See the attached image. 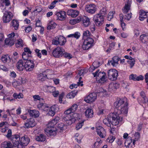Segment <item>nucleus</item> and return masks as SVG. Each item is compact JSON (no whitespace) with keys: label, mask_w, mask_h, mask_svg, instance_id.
Instances as JSON below:
<instances>
[{"label":"nucleus","mask_w":148,"mask_h":148,"mask_svg":"<svg viewBox=\"0 0 148 148\" xmlns=\"http://www.w3.org/2000/svg\"><path fill=\"white\" fill-rule=\"evenodd\" d=\"M127 62L130 65V67L131 68H132L135 64V60L134 59L132 61L127 60Z\"/></svg>","instance_id":"49"},{"label":"nucleus","mask_w":148,"mask_h":148,"mask_svg":"<svg viewBox=\"0 0 148 148\" xmlns=\"http://www.w3.org/2000/svg\"><path fill=\"white\" fill-rule=\"evenodd\" d=\"M16 66L19 71H22L25 68V64H23V60H21L17 62Z\"/></svg>","instance_id":"19"},{"label":"nucleus","mask_w":148,"mask_h":148,"mask_svg":"<svg viewBox=\"0 0 148 148\" xmlns=\"http://www.w3.org/2000/svg\"><path fill=\"white\" fill-rule=\"evenodd\" d=\"M28 112L30 116H34V110H29L28 111Z\"/></svg>","instance_id":"64"},{"label":"nucleus","mask_w":148,"mask_h":148,"mask_svg":"<svg viewBox=\"0 0 148 148\" xmlns=\"http://www.w3.org/2000/svg\"><path fill=\"white\" fill-rule=\"evenodd\" d=\"M50 109L51 110L55 113L56 110L58 109L57 106L54 105L51 107H50Z\"/></svg>","instance_id":"53"},{"label":"nucleus","mask_w":148,"mask_h":148,"mask_svg":"<svg viewBox=\"0 0 148 148\" xmlns=\"http://www.w3.org/2000/svg\"><path fill=\"white\" fill-rule=\"evenodd\" d=\"M70 119L66 121V123L68 124V125H71L72 123H75L76 121L75 118L72 117L70 118Z\"/></svg>","instance_id":"41"},{"label":"nucleus","mask_w":148,"mask_h":148,"mask_svg":"<svg viewBox=\"0 0 148 148\" xmlns=\"http://www.w3.org/2000/svg\"><path fill=\"white\" fill-rule=\"evenodd\" d=\"M1 60L3 62L5 63L8 62H10V58L8 55H3L1 57Z\"/></svg>","instance_id":"30"},{"label":"nucleus","mask_w":148,"mask_h":148,"mask_svg":"<svg viewBox=\"0 0 148 148\" xmlns=\"http://www.w3.org/2000/svg\"><path fill=\"white\" fill-rule=\"evenodd\" d=\"M71 113H73L71 110L69 108L66 110L64 112V114L66 115H70Z\"/></svg>","instance_id":"63"},{"label":"nucleus","mask_w":148,"mask_h":148,"mask_svg":"<svg viewBox=\"0 0 148 148\" xmlns=\"http://www.w3.org/2000/svg\"><path fill=\"white\" fill-rule=\"evenodd\" d=\"M114 106L117 110L116 112L110 113L107 119H103V123L110 127V132L113 134L114 131L113 126H116L122 122L123 118L119 116L121 114H127L128 112V102L127 98L124 97L115 102Z\"/></svg>","instance_id":"2"},{"label":"nucleus","mask_w":148,"mask_h":148,"mask_svg":"<svg viewBox=\"0 0 148 148\" xmlns=\"http://www.w3.org/2000/svg\"><path fill=\"white\" fill-rule=\"evenodd\" d=\"M94 40L91 38H87L85 40L82 45V47L84 50H88L93 45Z\"/></svg>","instance_id":"4"},{"label":"nucleus","mask_w":148,"mask_h":148,"mask_svg":"<svg viewBox=\"0 0 148 148\" xmlns=\"http://www.w3.org/2000/svg\"><path fill=\"white\" fill-rule=\"evenodd\" d=\"M140 40L141 42L144 43H147L148 42V35L143 34L140 36Z\"/></svg>","instance_id":"26"},{"label":"nucleus","mask_w":148,"mask_h":148,"mask_svg":"<svg viewBox=\"0 0 148 148\" xmlns=\"http://www.w3.org/2000/svg\"><path fill=\"white\" fill-rule=\"evenodd\" d=\"M72 117L70 115H66L65 114H63L62 116L63 120L65 121L70 119Z\"/></svg>","instance_id":"43"},{"label":"nucleus","mask_w":148,"mask_h":148,"mask_svg":"<svg viewBox=\"0 0 148 148\" xmlns=\"http://www.w3.org/2000/svg\"><path fill=\"white\" fill-rule=\"evenodd\" d=\"M38 79L40 80H41L42 81L44 80L45 79L47 78V75L44 73H40L38 75Z\"/></svg>","instance_id":"37"},{"label":"nucleus","mask_w":148,"mask_h":148,"mask_svg":"<svg viewBox=\"0 0 148 148\" xmlns=\"http://www.w3.org/2000/svg\"><path fill=\"white\" fill-rule=\"evenodd\" d=\"M83 19L82 16L78 17L76 19H74L73 20H71L70 21V23H73V24H75L77 23H78L81 21H82Z\"/></svg>","instance_id":"35"},{"label":"nucleus","mask_w":148,"mask_h":148,"mask_svg":"<svg viewBox=\"0 0 148 148\" xmlns=\"http://www.w3.org/2000/svg\"><path fill=\"white\" fill-rule=\"evenodd\" d=\"M85 10L88 12L93 14L96 11V6L94 4L87 5L85 6Z\"/></svg>","instance_id":"11"},{"label":"nucleus","mask_w":148,"mask_h":148,"mask_svg":"<svg viewBox=\"0 0 148 148\" xmlns=\"http://www.w3.org/2000/svg\"><path fill=\"white\" fill-rule=\"evenodd\" d=\"M55 15L57 16V19L60 21H64L66 18V12L64 11L56 12Z\"/></svg>","instance_id":"16"},{"label":"nucleus","mask_w":148,"mask_h":148,"mask_svg":"<svg viewBox=\"0 0 148 148\" xmlns=\"http://www.w3.org/2000/svg\"><path fill=\"white\" fill-rule=\"evenodd\" d=\"M82 24L85 27H87L90 24L89 18L85 16H83Z\"/></svg>","instance_id":"21"},{"label":"nucleus","mask_w":148,"mask_h":148,"mask_svg":"<svg viewBox=\"0 0 148 148\" xmlns=\"http://www.w3.org/2000/svg\"><path fill=\"white\" fill-rule=\"evenodd\" d=\"M32 27L31 26H29L26 27L25 28V31L27 33H28L32 30Z\"/></svg>","instance_id":"62"},{"label":"nucleus","mask_w":148,"mask_h":148,"mask_svg":"<svg viewBox=\"0 0 148 148\" xmlns=\"http://www.w3.org/2000/svg\"><path fill=\"white\" fill-rule=\"evenodd\" d=\"M13 96L16 99L22 98L23 97V94L21 93H19L18 94L14 93L13 95Z\"/></svg>","instance_id":"45"},{"label":"nucleus","mask_w":148,"mask_h":148,"mask_svg":"<svg viewBox=\"0 0 148 148\" xmlns=\"http://www.w3.org/2000/svg\"><path fill=\"white\" fill-rule=\"evenodd\" d=\"M77 94V91L74 90V91H72L68 93L66 95V97L69 99L73 98Z\"/></svg>","instance_id":"31"},{"label":"nucleus","mask_w":148,"mask_h":148,"mask_svg":"<svg viewBox=\"0 0 148 148\" xmlns=\"http://www.w3.org/2000/svg\"><path fill=\"white\" fill-rule=\"evenodd\" d=\"M13 14L10 12L5 11L4 13L3 19L4 23L9 22L12 18Z\"/></svg>","instance_id":"12"},{"label":"nucleus","mask_w":148,"mask_h":148,"mask_svg":"<svg viewBox=\"0 0 148 148\" xmlns=\"http://www.w3.org/2000/svg\"><path fill=\"white\" fill-rule=\"evenodd\" d=\"M45 109L44 111H46L47 112V115L51 116H53L54 115L55 112L51 110V109H50V108L49 106H48V107Z\"/></svg>","instance_id":"32"},{"label":"nucleus","mask_w":148,"mask_h":148,"mask_svg":"<svg viewBox=\"0 0 148 148\" xmlns=\"http://www.w3.org/2000/svg\"><path fill=\"white\" fill-rule=\"evenodd\" d=\"M140 96L142 97L143 99H140V98H139L138 99V102L141 104L142 103H146V101L147 99V97L145 96V93L143 91H142L140 93Z\"/></svg>","instance_id":"18"},{"label":"nucleus","mask_w":148,"mask_h":148,"mask_svg":"<svg viewBox=\"0 0 148 148\" xmlns=\"http://www.w3.org/2000/svg\"><path fill=\"white\" fill-rule=\"evenodd\" d=\"M56 24L53 21H51L48 25L47 29L50 30L54 29L56 27Z\"/></svg>","instance_id":"29"},{"label":"nucleus","mask_w":148,"mask_h":148,"mask_svg":"<svg viewBox=\"0 0 148 148\" xmlns=\"http://www.w3.org/2000/svg\"><path fill=\"white\" fill-rule=\"evenodd\" d=\"M148 17V12H145L144 11H140L139 19L141 21L144 20V18Z\"/></svg>","instance_id":"20"},{"label":"nucleus","mask_w":148,"mask_h":148,"mask_svg":"<svg viewBox=\"0 0 148 148\" xmlns=\"http://www.w3.org/2000/svg\"><path fill=\"white\" fill-rule=\"evenodd\" d=\"M85 116L88 118H91L93 116V112L91 109H87L85 112Z\"/></svg>","instance_id":"23"},{"label":"nucleus","mask_w":148,"mask_h":148,"mask_svg":"<svg viewBox=\"0 0 148 148\" xmlns=\"http://www.w3.org/2000/svg\"><path fill=\"white\" fill-rule=\"evenodd\" d=\"M127 141L125 142V144H127V145L129 146L130 144L132 142V140L131 137H128L127 140Z\"/></svg>","instance_id":"50"},{"label":"nucleus","mask_w":148,"mask_h":148,"mask_svg":"<svg viewBox=\"0 0 148 148\" xmlns=\"http://www.w3.org/2000/svg\"><path fill=\"white\" fill-rule=\"evenodd\" d=\"M120 86V84L119 83L114 82L110 84L109 86V88H111L113 90H114L118 88Z\"/></svg>","instance_id":"28"},{"label":"nucleus","mask_w":148,"mask_h":148,"mask_svg":"<svg viewBox=\"0 0 148 148\" xmlns=\"http://www.w3.org/2000/svg\"><path fill=\"white\" fill-rule=\"evenodd\" d=\"M111 63V64L113 66H116L118 64V63H115V61H113V60H109L107 64L108 65H110V63Z\"/></svg>","instance_id":"54"},{"label":"nucleus","mask_w":148,"mask_h":148,"mask_svg":"<svg viewBox=\"0 0 148 148\" xmlns=\"http://www.w3.org/2000/svg\"><path fill=\"white\" fill-rule=\"evenodd\" d=\"M67 14L72 17H76L79 14V12L77 10H69L67 12Z\"/></svg>","instance_id":"17"},{"label":"nucleus","mask_w":148,"mask_h":148,"mask_svg":"<svg viewBox=\"0 0 148 148\" xmlns=\"http://www.w3.org/2000/svg\"><path fill=\"white\" fill-rule=\"evenodd\" d=\"M34 117H37L39 116V112L38 110H34Z\"/></svg>","instance_id":"61"},{"label":"nucleus","mask_w":148,"mask_h":148,"mask_svg":"<svg viewBox=\"0 0 148 148\" xmlns=\"http://www.w3.org/2000/svg\"><path fill=\"white\" fill-rule=\"evenodd\" d=\"M65 50L61 47H58L53 50L52 55L55 58H59L63 56V53Z\"/></svg>","instance_id":"6"},{"label":"nucleus","mask_w":148,"mask_h":148,"mask_svg":"<svg viewBox=\"0 0 148 148\" xmlns=\"http://www.w3.org/2000/svg\"><path fill=\"white\" fill-rule=\"evenodd\" d=\"M132 13H130V14H127L125 15V16L124 18V19H127V20H129L132 17Z\"/></svg>","instance_id":"51"},{"label":"nucleus","mask_w":148,"mask_h":148,"mask_svg":"<svg viewBox=\"0 0 148 148\" xmlns=\"http://www.w3.org/2000/svg\"><path fill=\"white\" fill-rule=\"evenodd\" d=\"M12 144L9 141H4L1 145V148H12Z\"/></svg>","instance_id":"22"},{"label":"nucleus","mask_w":148,"mask_h":148,"mask_svg":"<svg viewBox=\"0 0 148 148\" xmlns=\"http://www.w3.org/2000/svg\"><path fill=\"white\" fill-rule=\"evenodd\" d=\"M118 72L115 69H110L108 71V78L112 81L116 80L118 76Z\"/></svg>","instance_id":"7"},{"label":"nucleus","mask_w":148,"mask_h":148,"mask_svg":"<svg viewBox=\"0 0 148 148\" xmlns=\"http://www.w3.org/2000/svg\"><path fill=\"white\" fill-rule=\"evenodd\" d=\"M13 138L14 139V140L16 142V143H15L14 144L16 146V145H18V143H17V142H19L21 138H20V136L19 135H14L13 136Z\"/></svg>","instance_id":"39"},{"label":"nucleus","mask_w":148,"mask_h":148,"mask_svg":"<svg viewBox=\"0 0 148 148\" xmlns=\"http://www.w3.org/2000/svg\"><path fill=\"white\" fill-rule=\"evenodd\" d=\"M12 136V130L10 129H9L8 131L7 134L6 135V136L8 138H10Z\"/></svg>","instance_id":"58"},{"label":"nucleus","mask_w":148,"mask_h":148,"mask_svg":"<svg viewBox=\"0 0 148 148\" xmlns=\"http://www.w3.org/2000/svg\"><path fill=\"white\" fill-rule=\"evenodd\" d=\"M27 54L23 52V53L22 54V58L23 59L25 60H28V58L27 57Z\"/></svg>","instance_id":"56"},{"label":"nucleus","mask_w":148,"mask_h":148,"mask_svg":"<svg viewBox=\"0 0 148 148\" xmlns=\"http://www.w3.org/2000/svg\"><path fill=\"white\" fill-rule=\"evenodd\" d=\"M84 121L77 123L76 126V129L77 130H79L82 128L84 124Z\"/></svg>","instance_id":"47"},{"label":"nucleus","mask_w":148,"mask_h":148,"mask_svg":"<svg viewBox=\"0 0 148 148\" xmlns=\"http://www.w3.org/2000/svg\"><path fill=\"white\" fill-rule=\"evenodd\" d=\"M24 63H25V69L26 71H32L33 70L35 64L33 60H27Z\"/></svg>","instance_id":"9"},{"label":"nucleus","mask_w":148,"mask_h":148,"mask_svg":"<svg viewBox=\"0 0 148 148\" xmlns=\"http://www.w3.org/2000/svg\"><path fill=\"white\" fill-rule=\"evenodd\" d=\"M106 74L104 72H100L96 77V80L98 82L101 84L103 83L106 82Z\"/></svg>","instance_id":"8"},{"label":"nucleus","mask_w":148,"mask_h":148,"mask_svg":"<svg viewBox=\"0 0 148 148\" xmlns=\"http://www.w3.org/2000/svg\"><path fill=\"white\" fill-rule=\"evenodd\" d=\"M38 107L39 109L40 108H42L44 111H45V109L47 108L48 106L46 104L43 103H40V104L38 105Z\"/></svg>","instance_id":"38"},{"label":"nucleus","mask_w":148,"mask_h":148,"mask_svg":"<svg viewBox=\"0 0 148 148\" xmlns=\"http://www.w3.org/2000/svg\"><path fill=\"white\" fill-rule=\"evenodd\" d=\"M77 107V105L76 104H73L71 108H69L73 112L75 111Z\"/></svg>","instance_id":"48"},{"label":"nucleus","mask_w":148,"mask_h":148,"mask_svg":"<svg viewBox=\"0 0 148 148\" xmlns=\"http://www.w3.org/2000/svg\"><path fill=\"white\" fill-rule=\"evenodd\" d=\"M90 34H91L88 31L86 30V31H84L83 33V38H84L87 37V38H89V37L90 36ZM85 39H86V38Z\"/></svg>","instance_id":"44"},{"label":"nucleus","mask_w":148,"mask_h":148,"mask_svg":"<svg viewBox=\"0 0 148 148\" xmlns=\"http://www.w3.org/2000/svg\"><path fill=\"white\" fill-rule=\"evenodd\" d=\"M57 130L56 129H53L52 128L47 127L45 130V134L48 136H55L56 134Z\"/></svg>","instance_id":"14"},{"label":"nucleus","mask_w":148,"mask_h":148,"mask_svg":"<svg viewBox=\"0 0 148 148\" xmlns=\"http://www.w3.org/2000/svg\"><path fill=\"white\" fill-rule=\"evenodd\" d=\"M130 79H132L134 81H136V75L133 74H131L129 77Z\"/></svg>","instance_id":"60"},{"label":"nucleus","mask_w":148,"mask_h":148,"mask_svg":"<svg viewBox=\"0 0 148 148\" xmlns=\"http://www.w3.org/2000/svg\"><path fill=\"white\" fill-rule=\"evenodd\" d=\"M15 38H6L5 40L6 45L11 46L14 44Z\"/></svg>","instance_id":"25"},{"label":"nucleus","mask_w":148,"mask_h":148,"mask_svg":"<svg viewBox=\"0 0 148 148\" xmlns=\"http://www.w3.org/2000/svg\"><path fill=\"white\" fill-rule=\"evenodd\" d=\"M63 56L65 58L69 59L73 57L72 55L70 53L65 52V51L63 53Z\"/></svg>","instance_id":"40"},{"label":"nucleus","mask_w":148,"mask_h":148,"mask_svg":"<svg viewBox=\"0 0 148 148\" xmlns=\"http://www.w3.org/2000/svg\"><path fill=\"white\" fill-rule=\"evenodd\" d=\"M97 97V94L95 92H93L87 96L84 100L86 102L90 103L94 101L96 99Z\"/></svg>","instance_id":"10"},{"label":"nucleus","mask_w":148,"mask_h":148,"mask_svg":"<svg viewBox=\"0 0 148 148\" xmlns=\"http://www.w3.org/2000/svg\"><path fill=\"white\" fill-rule=\"evenodd\" d=\"M105 92V90L102 88H100L99 89V90H97V91L96 92V94H102L103 95V93Z\"/></svg>","instance_id":"52"},{"label":"nucleus","mask_w":148,"mask_h":148,"mask_svg":"<svg viewBox=\"0 0 148 148\" xmlns=\"http://www.w3.org/2000/svg\"><path fill=\"white\" fill-rule=\"evenodd\" d=\"M58 127L61 130H64L66 126L63 123H60L58 124Z\"/></svg>","instance_id":"46"},{"label":"nucleus","mask_w":148,"mask_h":148,"mask_svg":"<svg viewBox=\"0 0 148 148\" xmlns=\"http://www.w3.org/2000/svg\"><path fill=\"white\" fill-rule=\"evenodd\" d=\"M45 136L43 134H40L38 136H36L35 137V140L39 142H43L45 140Z\"/></svg>","instance_id":"27"},{"label":"nucleus","mask_w":148,"mask_h":148,"mask_svg":"<svg viewBox=\"0 0 148 148\" xmlns=\"http://www.w3.org/2000/svg\"><path fill=\"white\" fill-rule=\"evenodd\" d=\"M104 20L103 15L100 14L95 15L93 18L94 22L96 25L98 26H100L103 24Z\"/></svg>","instance_id":"5"},{"label":"nucleus","mask_w":148,"mask_h":148,"mask_svg":"<svg viewBox=\"0 0 148 148\" xmlns=\"http://www.w3.org/2000/svg\"><path fill=\"white\" fill-rule=\"evenodd\" d=\"M16 47H23V41L21 39H19L17 40V42L16 44Z\"/></svg>","instance_id":"42"},{"label":"nucleus","mask_w":148,"mask_h":148,"mask_svg":"<svg viewBox=\"0 0 148 148\" xmlns=\"http://www.w3.org/2000/svg\"><path fill=\"white\" fill-rule=\"evenodd\" d=\"M115 138L114 136H112L109 137L107 139V141L109 142L112 143L113 142L115 139Z\"/></svg>","instance_id":"55"},{"label":"nucleus","mask_w":148,"mask_h":148,"mask_svg":"<svg viewBox=\"0 0 148 148\" xmlns=\"http://www.w3.org/2000/svg\"><path fill=\"white\" fill-rule=\"evenodd\" d=\"M120 58L117 56H115L112 58L113 60L115 61V63H117L120 60Z\"/></svg>","instance_id":"59"},{"label":"nucleus","mask_w":148,"mask_h":148,"mask_svg":"<svg viewBox=\"0 0 148 148\" xmlns=\"http://www.w3.org/2000/svg\"><path fill=\"white\" fill-rule=\"evenodd\" d=\"M80 34L78 32H76L74 34H70L68 35L67 37H74L78 39L80 37Z\"/></svg>","instance_id":"36"},{"label":"nucleus","mask_w":148,"mask_h":148,"mask_svg":"<svg viewBox=\"0 0 148 148\" xmlns=\"http://www.w3.org/2000/svg\"><path fill=\"white\" fill-rule=\"evenodd\" d=\"M96 132L100 137L103 138L105 137L106 131L104 128L101 126H99L96 127Z\"/></svg>","instance_id":"15"},{"label":"nucleus","mask_w":148,"mask_h":148,"mask_svg":"<svg viewBox=\"0 0 148 148\" xmlns=\"http://www.w3.org/2000/svg\"><path fill=\"white\" fill-rule=\"evenodd\" d=\"M36 125V123L33 118H31L27 119L26 122L24 124V127L25 128H28L32 127Z\"/></svg>","instance_id":"13"},{"label":"nucleus","mask_w":148,"mask_h":148,"mask_svg":"<svg viewBox=\"0 0 148 148\" xmlns=\"http://www.w3.org/2000/svg\"><path fill=\"white\" fill-rule=\"evenodd\" d=\"M52 43L53 44L55 45H59L58 40L56 39V37H55V39L52 40Z\"/></svg>","instance_id":"57"},{"label":"nucleus","mask_w":148,"mask_h":148,"mask_svg":"<svg viewBox=\"0 0 148 148\" xmlns=\"http://www.w3.org/2000/svg\"><path fill=\"white\" fill-rule=\"evenodd\" d=\"M56 124V121L54 120H52L48 123L47 127L53 129H55L54 128V127Z\"/></svg>","instance_id":"34"},{"label":"nucleus","mask_w":148,"mask_h":148,"mask_svg":"<svg viewBox=\"0 0 148 148\" xmlns=\"http://www.w3.org/2000/svg\"><path fill=\"white\" fill-rule=\"evenodd\" d=\"M11 25L14 28V29L15 30H17L18 28V27L19 26V24L17 20L14 19L12 21L11 23Z\"/></svg>","instance_id":"33"},{"label":"nucleus","mask_w":148,"mask_h":148,"mask_svg":"<svg viewBox=\"0 0 148 148\" xmlns=\"http://www.w3.org/2000/svg\"><path fill=\"white\" fill-rule=\"evenodd\" d=\"M30 139L27 136H25L22 137L19 142H17L18 145H16L17 148H25L29 143Z\"/></svg>","instance_id":"3"},{"label":"nucleus","mask_w":148,"mask_h":148,"mask_svg":"<svg viewBox=\"0 0 148 148\" xmlns=\"http://www.w3.org/2000/svg\"><path fill=\"white\" fill-rule=\"evenodd\" d=\"M56 39L58 40L59 45H64L66 41V39L61 36L56 37Z\"/></svg>","instance_id":"24"},{"label":"nucleus","mask_w":148,"mask_h":148,"mask_svg":"<svg viewBox=\"0 0 148 148\" xmlns=\"http://www.w3.org/2000/svg\"><path fill=\"white\" fill-rule=\"evenodd\" d=\"M114 106L117 110L116 112L110 113L107 119H103V123L110 127V132L113 134L114 131L113 126H116L122 122L123 118L119 116L121 114H127L128 112V102L127 98L124 97L115 102Z\"/></svg>","instance_id":"1"}]
</instances>
